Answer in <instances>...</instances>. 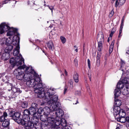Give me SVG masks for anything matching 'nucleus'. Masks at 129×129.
Returning a JSON list of instances; mask_svg holds the SVG:
<instances>
[{
    "mask_svg": "<svg viewBox=\"0 0 129 129\" xmlns=\"http://www.w3.org/2000/svg\"><path fill=\"white\" fill-rule=\"evenodd\" d=\"M8 116L12 117V119L17 122L18 124L21 125L23 120L24 119L22 118V115L20 113L18 112H15L12 110L9 111Z\"/></svg>",
    "mask_w": 129,
    "mask_h": 129,
    "instance_id": "f257e3e1",
    "label": "nucleus"
},
{
    "mask_svg": "<svg viewBox=\"0 0 129 129\" xmlns=\"http://www.w3.org/2000/svg\"><path fill=\"white\" fill-rule=\"evenodd\" d=\"M26 66H20L17 69H15L13 72L14 75L16 76L17 79L19 80H22L23 78L24 72L21 70H24Z\"/></svg>",
    "mask_w": 129,
    "mask_h": 129,
    "instance_id": "f03ea898",
    "label": "nucleus"
},
{
    "mask_svg": "<svg viewBox=\"0 0 129 129\" xmlns=\"http://www.w3.org/2000/svg\"><path fill=\"white\" fill-rule=\"evenodd\" d=\"M34 91L35 93L38 94V97L41 98H43L44 92L42 83L41 82L36 83Z\"/></svg>",
    "mask_w": 129,
    "mask_h": 129,
    "instance_id": "7ed1b4c3",
    "label": "nucleus"
},
{
    "mask_svg": "<svg viewBox=\"0 0 129 129\" xmlns=\"http://www.w3.org/2000/svg\"><path fill=\"white\" fill-rule=\"evenodd\" d=\"M114 99V105L113 108L114 111V114L115 116H116L119 114L121 109L120 106L121 105L122 102L121 100L116 98Z\"/></svg>",
    "mask_w": 129,
    "mask_h": 129,
    "instance_id": "20e7f679",
    "label": "nucleus"
},
{
    "mask_svg": "<svg viewBox=\"0 0 129 129\" xmlns=\"http://www.w3.org/2000/svg\"><path fill=\"white\" fill-rule=\"evenodd\" d=\"M61 105L59 106H56L54 107V111L52 112L51 113V115L54 114L56 116L59 118H61L63 115L64 113L62 110L61 109Z\"/></svg>",
    "mask_w": 129,
    "mask_h": 129,
    "instance_id": "39448f33",
    "label": "nucleus"
},
{
    "mask_svg": "<svg viewBox=\"0 0 129 129\" xmlns=\"http://www.w3.org/2000/svg\"><path fill=\"white\" fill-rule=\"evenodd\" d=\"M55 115L52 114V117L50 116L47 118V122L50 126V129H56V125L55 124V122L57 121V120H55L54 118Z\"/></svg>",
    "mask_w": 129,
    "mask_h": 129,
    "instance_id": "423d86ee",
    "label": "nucleus"
},
{
    "mask_svg": "<svg viewBox=\"0 0 129 129\" xmlns=\"http://www.w3.org/2000/svg\"><path fill=\"white\" fill-rule=\"evenodd\" d=\"M104 36L103 34L99 35L98 34L97 38L98 41L100 39L98 42V50L99 51H101L102 49V42L104 41Z\"/></svg>",
    "mask_w": 129,
    "mask_h": 129,
    "instance_id": "0eeeda50",
    "label": "nucleus"
},
{
    "mask_svg": "<svg viewBox=\"0 0 129 129\" xmlns=\"http://www.w3.org/2000/svg\"><path fill=\"white\" fill-rule=\"evenodd\" d=\"M26 120L24 119L23 120V122L22 123L21 125L24 126L25 128L27 129H31L34 128L35 125L29 119V120H28L27 121L26 119Z\"/></svg>",
    "mask_w": 129,
    "mask_h": 129,
    "instance_id": "6e6552de",
    "label": "nucleus"
},
{
    "mask_svg": "<svg viewBox=\"0 0 129 129\" xmlns=\"http://www.w3.org/2000/svg\"><path fill=\"white\" fill-rule=\"evenodd\" d=\"M55 124L56 125V129H57V128H61V127H64L67 124L66 120L63 118H60V120H57Z\"/></svg>",
    "mask_w": 129,
    "mask_h": 129,
    "instance_id": "1a4fd4ad",
    "label": "nucleus"
},
{
    "mask_svg": "<svg viewBox=\"0 0 129 129\" xmlns=\"http://www.w3.org/2000/svg\"><path fill=\"white\" fill-rule=\"evenodd\" d=\"M38 105L36 103H33L32 104L31 107L29 108L31 116L36 115Z\"/></svg>",
    "mask_w": 129,
    "mask_h": 129,
    "instance_id": "9d476101",
    "label": "nucleus"
},
{
    "mask_svg": "<svg viewBox=\"0 0 129 129\" xmlns=\"http://www.w3.org/2000/svg\"><path fill=\"white\" fill-rule=\"evenodd\" d=\"M11 29V28L6 23H2L0 25V34H2L5 31H7Z\"/></svg>",
    "mask_w": 129,
    "mask_h": 129,
    "instance_id": "9b49d317",
    "label": "nucleus"
},
{
    "mask_svg": "<svg viewBox=\"0 0 129 129\" xmlns=\"http://www.w3.org/2000/svg\"><path fill=\"white\" fill-rule=\"evenodd\" d=\"M31 68V70L29 72L23 74V80H25L27 81H29L32 78L34 75L33 71H34V69H32Z\"/></svg>",
    "mask_w": 129,
    "mask_h": 129,
    "instance_id": "f8f14e48",
    "label": "nucleus"
},
{
    "mask_svg": "<svg viewBox=\"0 0 129 129\" xmlns=\"http://www.w3.org/2000/svg\"><path fill=\"white\" fill-rule=\"evenodd\" d=\"M54 88L52 89H50L48 90L46 93H45L44 92V94L45 98L48 100L50 99L55 94L54 91Z\"/></svg>",
    "mask_w": 129,
    "mask_h": 129,
    "instance_id": "ddd939ff",
    "label": "nucleus"
},
{
    "mask_svg": "<svg viewBox=\"0 0 129 129\" xmlns=\"http://www.w3.org/2000/svg\"><path fill=\"white\" fill-rule=\"evenodd\" d=\"M58 96L57 95H54L52 96V98H51L50 99V103L51 104L53 103L54 104V107L56 106H59L61 105L60 104L59 102H57L58 100Z\"/></svg>",
    "mask_w": 129,
    "mask_h": 129,
    "instance_id": "4468645a",
    "label": "nucleus"
},
{
    "mask_svg": "<svg viewBox=\"0 0 129 129\" xmlns=\"http://www.w3.org/2000/svg\"><path fill=\"white\" fill-rule=\"evenodd\" d=\"M20 56H17L16 57L15 59V65H17V66L19 65L21 66L23 63H24V59L22 57V56L21 54H19ZM24 65H23V66Z\"/></svg>",
    "mask_w": 129,
    "mask_h": 129,
    "instance_id": "2eb2a0df",
    "label": "nucleus"
},
{
    "mask_svg": "<svg viewBox=\"0 0 129 129\" xmlns=\"http://www.w3.org/2000/svg\"><path fill=\"white\" fill-rule=\"evenodd\" d=\"M18 30L17 28H13L12 29V30H10L8 32L7 35V36H10V37H11L14 35H15V36H19L20 34L18 33Z\"/></svg>",
    "mask_w": 129,
    "mask_h": 129,
    "instance_id": "dca6fc26",
    "label": "nucleus"
},
{
    "mask_svg": "<svg viewBox=\"0 0 129 129\" xmlns=\"http://www.w3.org/2000/svg\"><path fill=\"white\" fill-rule=\"evenodd\" d=\"M5 51L2 50L0 53V55L2 56V59L4 60H7L10 57V53L5 52Z\"/></svg>",
    "mask_w": 129,
    "mask_h": 129,
    "instance_id": "f3484780",
    "label": "nucleus"
},
{
    "mask_svg": "<svg viewBox=\"0 0 129 129\" xmlns=\"http://www.w3.org/2000/svg\"><path fill=\"white\" fill-rule=\"evenodd\" d=\"M20 41L19 36H14L13 38V40L12 43V45H19Z\"/></svg>",
    "mask_w": 129,
    "mask_h": 129,
    "instance_id": "a211bd4d",
    "label": "nucleus"
},
{
    "mask_svg": "<svg viewBox=\"0 0 129 129\" xmlns=\"http://www.w3.org/2000/svg\"><path fill=\"white\" fill-rule=\"evenodd\" d=\"M23 114L22 115V118L24 120H26L27 118L28 117L29 118L31 117V114L29 110L28 109H25L23 112Z\"/></svg>",
    "mask_w": 129,
    "mask_h": 129,
    "instance_id": "6ab92c4d",
    "label": "nucleus"
},
{
    "mask_svg": "<svg viewBox=\"0 0 129 129\" xmlns=\"http://www.w3.org/2000/svg\"><path fill=\"white\" fill-rule=\"evenodd\" d=\"M34 75L32 77V78L35 80V82L36 83H41V81L40 77H39V76L37 73L36 72L34 71H33Z\"/></svg>",
    "mask_w": 129,
    "mask_h": 129,
    "instance_id": "aec40b11",
    "label": "nucleus"
},
{
    "mask_svg": "<svg viewBox=\"0 0 129 129\" xmlns=\"http://www.w3.org/2000/svg\"><path fill=\"white\" fill-rule=\"evenodd\" d=\"M36 82H35V80L32 78L26 82V84L29 87H34L36 85Z\"/></svg>",
    "mask_w": 129,
    "mask_h": 129,
    "instance_id": "412c9836",
    "label": "nucleus"
},
{
    "mask_svg": "<svg viewBox=\"0 0 129 129\" xmlns=\"http://www.w3.org/2000/svg\"><path fill=\"white\" fill-rule=\"evenodd\" d=\"M32 116L30 118V117L29 118V120L34 124L35 125V124L39 122V120L38 119V117L36 115H32Z\"/></svg>",
    "mask_w": 129,
    "mask_h": 129,
    "instance_id": "4be33fe9",
    "label": "nucleus"
},
{
    "mask_svg": "<svg viewBox=\"0 0 129 129\" xmlns=\"http://www.w3.org/2000/svg\"><path fill=\"white\" fill-rule=\"evenodd\" d=\"M19 49L20 47L19 45H17L16 47V48L14 50L13 52V54L14 56H17V57L18 56V55L20 52Z\"/></svg>",
    "mask_w": 129,
    "mask_h": 129,
    "instance_id": "5701e85b",
    "label": "nucleus"
},
{
    "mask_svg": "<svg viewBox=\"0 0 129 129\" xmlns=\"http://www.w3.org/2000/svg\"><path fill=\"white\" fill-rule=\"evenodd\" d=\"M47 45L49 50H53L54 49V46L53 42L51 41H50L47 43Z\"/></svg>",
    "mask_w": 129,
    "mask_h": 129,
    "instance_id": "b1692460",
    "label": "nucleus"
},
{
    "mask_svg": "<svg viewBox=\"0 0 129 129\" xmlns=\"http://www.w3.org/2000/svg\"><path fill=\"white\" fill-rule=\"evenodd\" d=\"M44 109L43 114L46 116H50V115H49V114L50 113H51L52 112L50 111V109L48 107L46 106L45 107Z\"/></svg>",
    "mask_w": 129,
    "mask_h": 129,
    "instance_id": "393cba45",
    "label": "nucleus"
},
{
    "mask_svg": "<svg viewBox=\"0 0 129 129\" xmlns=\"http://www.w3.org/2000/svg\"><path fill=\"white\" fill-rule=\"evenodd\" d=\"M119 89H115L114 92V99L118 98L120 95L121 93V90Z\"/></svg>",
    "mask_w": 129,
    "mask_h": 129,
    "instance_id": "a878e982",
    "label": "nucleus"
},
{
    "mask_svg": "<svg viewBox=\"0 0 129 129\" xmlns=\"http://www.w3.org/2000/svg\"><path fill=\"white\" fill-rule=\"evenodd\" d=\"M42 129H48L49 128H50V126L47 121L42 122Z\"/></svg>",
    "mask_w": 129,
    "mask_h": 129,
    "instance_id": "bb28decb",
    "label": "nucleus"
},
{
    "mask_svg": "<svg viewBox=\"0 0 129 129\" xmlns=\"http://www.w3.org/2000/svg\"><path fill=\"white\" fill-rule=\"evenodd\" d=\"M10 124V120L9 119H7L4 120L2 124V126L4 127H8Z\"/></svg>",
    "mask_w": 129,
    "mask_h": 129,
    "instance_id": "cd10ccee",
    "label": "nucleus"
},
{
    "mask_svg": "<svg viewBox=\"0 0 129 129\" xmlns=\"http://www.w3.org/2000/svg\"><path fill=\"white\" fill-rule=\"evenodd\" d=\"M124 87V84H123L122 82L119 81L118 83L116 89H119L120 90L122 89L123 87Z\"/></svg>",
    "mask_w": 129,
    "mask_h": 129,
    "instance_id": "c85d7f7f",
    "label": "nucleus"
},
{
    "mask_svg": "<svg viewBox=\"0 0 129 129\" xmlns=\"http://www.w3.org/2000/svg\"><path fill=\"white\" fill-rule=\"evenodd\" d=\"M7 46L5 48V52H8L10 53V51L13 49V46L12 45H7Z\"/></svg>",
    "mask_w": 129,
    "mask_h": 129,
    "instance_id": "c756f323",
    "label": "nucleus"
},
{
    "mask_svg": "<svg viewBox=\"0 0 129 129\" xmlns=\"http://www.w3.org/2000/svg\"><path fill=\"white\" fill-rule=\"evenodd\" d=\"M8 114L7 112H4L3 114V115L0 117V121L1 122H3L5 120L7 119H6V118Z\"/></svg>",
    "mask_w": 129,
    "mask_h": 129,
    "instance_id": "7c9ffc66",
    "label": "nucleus"
},
{
    "mask_svg": "<svg viewBox=\"0 0 129 129\" xmlns=\"http://www.w3.org/2000/svg\"><path fill=\"white\" fill-rule=\"evenodd\" d=\"M117 121H119L121 123H124L125 122V117L121 116L118 118H117Z\"/></svg>",
    "mask_w": 129,
    "mask_h": 129,
    "instance_id": "2f4dec72",
    "label": "nucleus"
},
{
    "mask_svg": "<svg viewBox=\"0 0 129 129\" xmlns=\"http://www.w3.org/2000/svg\"><path fill=\"white\" fill-rule=\"evenodd\" d=\"M73 78L76 83H77L79 82V76L78 74L76 72L74 73Z\"/></svg>",
    "mask_w": 129,
    "mask_h": 129,
    "instance_id": "473e14b6",
    "label": "nucleus"
},
{
    "mask_svg": "<svg viewBox=\"0 0 129 129\" xmlns=\"http://www.w3.org/2000/svg\"><path fill=\"white\" fill-rule=\"evenodd\" d=\"M49 116H46L43 114V115H41L40 117V119L42 122H46L47 121V118Z\"/></svg>",
    "mask_w": 129,
    "mask_h": 129,
    "instance_id": "72a5a7b5",
    "label": "nucleus"
},
{
    "mask_svg": "<svg viewBox=\"0 0 129 129\" xmlns=\"http://www.w3.org/2000/svg\"><path fill=\"white\" fill-rule=\"evenodd\" d=\"M42 122H38L35 125L34 127L36 129H42Z\"/></svg>",
    "mask_w": 129,
    "mask_h": 129,
    "instance_id": "f704fd0d",
    "label": "nucleus"
},
{
    "mask_svg": "<svg viewBox=\"0 0 129 129\" xmlns=\"http://www.w3.org/2000/svg\"><path fill=\"white\" fill-rule=\"evenodd\" d=\"M37 114L36 115L39 116L38 114L40 115L43 112H44V110L42 108H39L37 107Z\"/></svg>",
    "mask_w": 129,
    "mask_h": 129,
    "instance_id": "c9c22d12",
    "label": "nucleus"
},
{
    "mask_svg": "<svg viewBox=\"0 0 129 129\" xmlns=\"http://www.w3.org/2000/svg\"><path fill=\"white\" fill-rule=\"evenodd\" d=\"M13 84L9 83H7L6 87V89L9 91H10L12 89Z\"/></svg>",
    "mask_w": 129,
    "mask_h": 129,
    "instance_id": "e433bc0d",
    "label": "nucleus"
},
{
    "mask_svg": "<svg viewBox=\"0 0 129 129\" xmlns=\"http://www.w3.org/2000/svg\"><path fill=\"white\" fill-rule=\"evenodd\" d=\"M129 81V78L127 77H125L122 80L121 82H122V83L123 84L125 85L128 84Z\"/></svg>",
    "mask_w": 129,
    "mask_h": 129,
    "instance_id": "4c0bfd02",
    "label": "nucleus"
},
{
    "mask_svg": "<svg viewBox=\"0 0 129 129\" xmlns=\"http://www.w3.org/2000/svg\"><path fill=\"white\" fill-rule=\"evenodd\" d=\"M28 105V103L26 101H23L21 103V107L24 108H27Z\"/></svg>",
    "mask_w": 129,
    "mask_h": 129,
    "instance_id": "58836bf2",
    "label": "nucleus"
},
{
    "mask_svg": "<svg viewBox=\"0 0 129 129\" xmlns=\"http://www.w3.org/2000/svg\"><path fill=\"white\" fill-rule=\"evenodd\" d=\"M12 40H11V37H9V39H7L6 41V45H12Z\"/></svg>",
    "mask_w": 129,
    "mask_h": 129,
    "instance_id": "ea45409f",
    "label": "nucleus"
},
{
    "mask_svg": "<svg viewBox=\"0 0 129 129\" xmlns=\"http://www.w3.org/2000/svg\"><path fill=\"white\" fill-rule=\"evenodd\" d=\"M124 91L123 92H124L125 95H127L129 94V86L127 85H125V88H124L123 90Z\"/></svg>",
    "mask_w": 129,
    "mask_h": 129,
    "instance_id": "a19ab883",
    "label": "nucleus"
},
{
    "mask_svg": "<svg viewBox=\"0 0 129 129\" xmlns=\"http://www.w3.org/2000/svg\"><path fill=\"white\" fill-rule=\"evenodd\" d=\"M9 62L10 63H13V67L15 66V60L13 58H12L10 59Z\"/></svg>",
    "mask_w": 129,
    "mask_h": 129,
    "instance_id": "79ce46f5",
    "label": "nucleus"
},
{
    "mask_svg": "<svg viewBox=\"0 0 129 129\" xmlns=\"http://www.w3.org/2000/svg\"><path fill=\"white\" fill-rule=\"evenodd\" d=\"M115 28H113L111 30V33L110 34L109 36L111 38V39L114 33L115 32Z\"/></svg>",
    "mask_w": 129,
    "mask_h": 129,
    "instance_id": "37998d69",
    "label": "nucleus"
},
{
    "mask_svg": "<svg viewBox=\"0 0 129 129\" xmlns=\"http://www.w3.org/2000/svg\"><path fill=\"white\" fill-rule=\"evenodd\" d=\"M57 129H70V126L67 125V124L66 126L63 127H61V128H57Z\"/></svg>",
    "mask_w": 129,
    "mask_h": 129,
    "instance_id": "c03bdc74",
    "label": "nucleus"
},
{
    "mask_svg": "<svg viewBox=\"0 0 129 129\" xmlns=\"http://www.w3.org/2000/svg\"><path fill=\"white\" fill-rule=\"evenodd\" d=\"M60 39L62 43L64 44L65 43L66 41V39L63 36H61Z\"/></svg>",
    "mask_w": 129,
    "mask_h": 129,
    "instance_id": "a18cd8bd",
    "label": "nucleus"
},
{
    "mask_svg": "<svg viewBox=\"0 0 129 129\" xmlns=\"http://www.w3.org/2000/svg\"><path fill=\"white\" fill-rule=\"evenodd\" d=\"M114 46H110L109 49V53L110 54H111L112 52L113 48Z\"/></svg>",
    "mask_w": 129,
    "mask_h": 129,
    "instance_id": "49530a36",
    "label": "nucleus"
},
{
    "mask_svg": "<svg viewBox=\"0 0 129 129\" xmlns=\"http://www.w3.org/2000/svg\"><path fill=\"white\" fill-rule=\"evenodd\" d=\"M114 11L113 10H112L110 12V13L109 16L110 17H112L114 15Z\"/></svg>",
    "mask_w": 129,
    "mask_h": 129,
    "instance_id": "de8ad7c7",
    "label": "nucleus"
},
{
    "mask_svg": "<svg viewBox=\"0 0 129 129\" xmlns=\"http://www.w3.org/2000/svg\"><path fill=\"white\" fill-rule=\"evenodd\" d=\"M120 63L121 64L120 66L121 67H123L125 64V62L123 60H122V59L121 60Z\"/></svg>",
    "mask_w": 129,
    "mask_h": 129,
    "instance_id": "09e8293b",
    "label": "nucleus"
},
{
    "mask_svg": "<svg viewBox=\"0 0 129 129\" xmlns=\"http://www.w3.org/2000/svg\"><path fill=\"white\" fill-rule=\"evenodd\" d=\"M87 63L88 64V68L89 69H90V61L89 59H87Z\"/></svg>",
    "mask_w": 129,
    "mask_h": 129,
    "instance_id": "8fccbe9b",
    "label": "nucleus"
},
{
    "mask_svg": "<svg viewBox=\"0 0 129 129\" xmlns=\"http://www.w3.org/2000/svg\"><path fill=\"white\" fill-rule=\"evenodd\" d=\"M120 2H119L118 0H116L115 4V6L117 8L118 7V5L119 4Z\"/></svg>",
    "mask_w": 129,
    "mask_h": 129,
    "instance_id": "3c124183",
    "label": "nucleus"
},
{
    "mask_svg": "<svg viewBox=\"0 0 129 129\" xmlns=\"http://www.w3.org/2000/svg\"><path fill=\"white\" fill-rule=\"evenodd\" d=\"M16 90V93H17L19 94L21 93L22 92L20 90V89L19 88H17Z\"/></svg>",
    "mask_w": 129,
    "mask_h": 129,
    "instance_id": "603ef678",
    "label": "nucleus"
},
{
    "mask_svg": "<svg viewBox=\"0 0 129 129\" xmlns=\"http://www.w3.org/2000/svg\"><path fill=\"white\" fill-rule=\"evenodd\" d=\"M17 88L13 87H12V89H11L12 91L14 93H16V89Z\"/></svg>",
    "mask_w": 129,
    "mask_h": 129,
    "instance_id": "864d4df0",
    "label": "nucleus"
},
{
    "mask_svg": "<svg viewBox=\"0 0 129 129\" xmlns=\"http://www.w3.org/2000/svg\"><path fill=\"white\" fill-rule=\"evenodd\" d=\"M75 94L76 95H80L81 94V92L80 91H77L75 92Z\"/></svg>",
    "mask_w": 129,
    "mask_h": 129,
    "instance_id": "5fc2aeb1",
    "label": "nucleus"
},
{
    "mask_svg": "<svg viewBox=\"0 0 129 129\" xmlns=\"http://www.w3.org/2000/svg\"><path fill=\"white\" fill-rule=\"evenodd\" d=\"M11 1V0H5L3 2V4H6L8 3V2Z\"/></svg>",
    "mask_w": 129,
    "mask_h": 129,
    "instance_id": "6e6d98bb",
    "label": "nucleus"
},
{
    "mask_svg": "<svg viewBox=\"0 0 129 129\" xmlns=\"http://www.w3.org/2000/svg\"><path fill=\"white\" fill-rule=\"evenodd\" d=\"M126 76L127 77H129V69L127 70L126 72Z\"/></svg>",
    "mask_w": 129,
    "mask_h": 129,
    "instance_id": "4d7b16f0",
    "label": "nucleus"
},
{
    "mask_svg": "<svg viewBox=\"0 0 129 129\" xmlns=\"http://www.w3.org/2000/svg\"><path fill=\"white\" fill-rule=\"evenodd\" d=\"M101 51H99L98 52V54L97 55V57H101Z\"/></svg>",
    "mask_w": 129,
    "mask_h": 129,
    "instance_id": "13d9d810",
    "label": "nucleus"
},
{
    "mask_svg": "<svg viewBox=\"0 0 129 129\" xmlns=\"http://www.w3.org/2000/svg\"><path fill=\"white\" fill-rule=\"evenodd\" d=\"M125 122H127L129 123V117L127 116L125 117Z\"/></svg>",
    "mask_w": 129,
    "mask_h": 129,
    "instance_id": "bf43d9fd",
    "label": "nucleus"
},
{
    "mask_svg": "<svg viewBox=\"0 0 129 129\" xmlns=\"http://www.w3.org/2000/svg\"><path fill=\"white\" fill-rule=\"evenodd\" d=\"M100 60L96 59V64L98 66H99L100 64Z\"/></svg>",
    "mask_w": 129,
    "mask_h": 129,
    "instance_id": "052dcab7",
    "label": "nucleus"
},
{
    "mask_svg": "<svg viewBox=\"0 0 129 129\" xmlns=\"http://www.w3.org/2000/svg\"><path fill=\"white\" fill-rule=\"evenodd\" d=\"M69 83L71 85H72L73 84V82L72 80L70 79L69 81Z\"/></svg>",
    "mask_w": 129,
    "mask_h": 129,
    "instance_id": "680f3d73",
    "label": "nucleus"
},
{
    "mask_svg": "<svg viewBox=\"0 0 129 129\" xmlns=\"http://www.w3.org/2000/svg\"><path fill=\"white\" fill-rule=\"evenodd\" d=\"M74 62L75 64H78V60L76 58L74 60Z\"/></svg>",
    "mask_w": 129,
    "mask_h": 129,
    "instance_id": "e2e57ef3",
    "label": "nucleus"
},
{
    "mask_svg": "<svg viewBox=\"0 0 129 129\" xmlns=\"http://www.w3.org/2000/svg\"><path fill=\"white\" fill-rule=\"evenodd\" d=\"M122 32V31L119 30V34L118 36V38H120L121 37V36L122 35H121V34Z\"/></svg>",
    "mask_w": 129,
    "mask_h": 129,
    "instance_id": "0e129e2a",
    "label": "nucleus"
},
{
    "mask_svg": "<svg viewBox=\"0 0 129 129\" xmlns=\"http://www.w3.org/2000/svg\"><path fill=\"white\" fill-rule=\"evenodd\" d=\"M49 8V9L52 11V10L53 9V7L52 6H47Z\"/></svg>",
    "mask_w": 129,
    "mask_h": 129,
    "instance_id": "69168bd1",
    "label": "nucleus"
},
{
    "mask_svg": "<svg viewBox=\"0 0 129 129\" xmlns=\"http://www.w3.org/2000/svg\"><path fill=\"white\" fill-rule=\"evenodd\" d=\"M67 86H65V88H64V93L66 91V90H67Z\"/></svg>",
    "mask_w": 129,
    "mask_h": 129,
    "instance_id": "338daca9",
    "label": "nucleus"
},
{
    "mask_svg": "<svg viewBox=\"0 0 129 129\" xmlns=\"http://www.w3.org/2000/svg\"><path fill=\"white\" fill-rule=\"evenodd\" d=\"M114 40H113V41H112L111 42V44L110 45V46H114Z\"/></svg>",
    "mask_w": 129,
    "mask_h": 129,
    "instance_id": "774afa93",
    "label": "nucleus"
}]
</instances>
